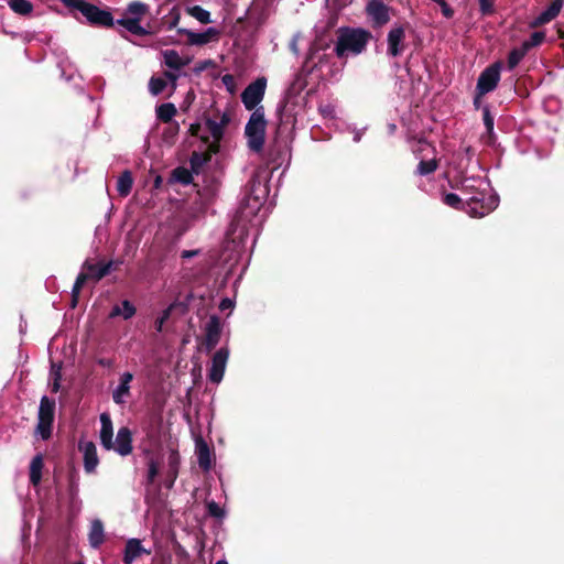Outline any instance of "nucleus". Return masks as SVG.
<instances>
[{
    "instance_id": "f257e3e1",
    "label": "nucleus",
    "mask_w": 564,
    "mask_h": 564,
    "mask_svg": "<svg viewBox=\"0 0 564 564\" xmlns=\"http://www.w3.org/2000/svg\"><path fill=\"white\" fill-rule=\"evenodd\" d=\"M372 39L370 31L361 28L343 26L337 30V42L335 45V54L338 58H344L348 53L361 54L369 41Z\"/></svg>"
},
{
    "instance_id": "f03ea898",
    "label": "nucleus",
    "mask_w": 564,
    "mask_h": 564,
    "mask_svg": "<svg viewBox=\"0 0 564 564\" xmlns=\"http://www.w3.org/2000/svg\"><path fill=\"white\" fill-rule=\"evenodd\" d=\"M63 3L73 12H80L87 23L93 26L111 28L116 23L110 11L102 10L86 0H63Z\"/></svg>"
},
{
    "instance_id": "7ed1b4c3",
    "label": "nucleus",
    "mask_w": 564,
    "mask_h": 564,
    "mask_svg": "<svg viewBox=\"0 0 564 564\" xmlns=\"http://www.w3.org/2000/svg\"><path fill=\"white\" fill-rule=\"evenodd\" d=\"M148 12V4L139 1H133L128 4L124 12V17L117 20L116 24L124 28L133 35L145 36L149 31L145 30V28H143L140 24V22Z\"/></svg>"
},
{
    "instance_id": "20e7f679",
    "label": "nucleus",
    "mask_w": 564,
    "mask_h": 564,
    "mask_svg": "<svg viewBox=\"0 0 564 564\" xmlns=\"http://www.w3.org/2000/svg\"><path fill=\"white\" fill-rule=\"evenodd\" d=\"M265 126L267 121L263 108L261 107L260 109H256L251 113L245 128V133L248 137V145L254 152L261 151L264 145Z\"/></svg>"
},
{
    "instance_id": "39448f33",
    "label": "nucleus",
    "mask_w": 564,
    "mask_h": 564,
    "mask_svg": "<svg viewBox=\"0 0 564 564\" xmlns=\"http://www.w3.org/2000/svg\"><path fill=\"white\" fill-rule=\"evenodd\" d=\"M102 264H104L102 261L98 262V263H91L89 260H86L83 263L82 268L84 271L77 275L76 281L73 285V290H72V306L73 307H75L77 305L80 290L88 280L91 279L95 281H100L101 279H104L106 275L109 274V265H102Z\"/></svg>"
},
{
    "instance_id": "423d86ee",
    "label": "nucleus",
    "mask_w": 564,
    "mask_h": 564,
    "mask_svg": "<svg viewBox=\"0 0 564 564\" xmlns=\"http://www.w3.org/2000/svg\"><path fill=\"white\" fill-rule=\"evenodd\" d=\"M484 194L478 193V195L470 197L466 203H463L462 198L454 193H447L443 197V203L454 209L465 210L471 217H482L489 213V209L480 204L484 199Z\"/></svg>"
},
{
    "instance_id": "0eeeda50",
    "label": "nucleus",
    "mask_w": 564,
    "mask_h": 564,
    "mask_svg": "<svg viewBox=\"0 0 564 564\" xmlns=\"http://www.w3.org/2000/svg\"><path fill=\"white\" fill-rule=\"evenodd\" d=\"M55 400L43 395L40 401L36 432L42 440H48L52 435L55 416Z\"/></svg>"
},
{
    "instance_id": "6e6552de",
    "label": "nucleus",
    "mask_w": 564,
    "mask_h": 564,
    "mask_svg": "<svg viewBox=\"0 0 564 564\" xmlns=\"http://www.w3.org/2000/svg\"><path fill=\"white\" fill-rule=\"evenodd\" d=\"M268 195V187L263 182L261 173H254L246 186V194L241 207L249 206L253 202L252 209L257 210Z\"/></svg>"
},
{
    "instance_id": "1a4fd4ad",
    "label": "nucleus",
    "mask_w": 564,
    "mask_h": 564,
    "mask_svg": "<svg viewBox=\"0 0 564 564\" xmlns=\"http://www.w3.org/2000/svg\"><path fill=\"white\" fill-rule=\"evenodd\" d=\"M501 67L502 62L497 61L480 73L476 85V91H478V95H486L497 88L500 80Z\"/></svg>"
},
{
    "instance_id": "9d476101",
    "label": "nucleus",
    "mask_w": 564,
    "mask_h": 564,
    "mask_svg": "<svg viewBox=\"0 0 564 564\" xmlns=\"http://www.w3.org/2000/svg\"><path fill=\"white\" fill-rule=\"evenodd\" d=\"M267 88V78L259 77L241 93V101L247 110H256L262 101Z\"/></svg>"
},
{
    "instance_id": "9b49d317",
    "label": "nucleus",
    "mask_w": 564,
    "mask_h": 564,
    "mask_svg": "<svg viewBox=\"0 0 564 564\" xmlns=\"http://www.w3.org/2000/svg\"><path fill=\"white\" fill-rule=\"evenodd\" d=\"M204 332L205 335L200 346L206 352H210L216 348L221 337L223 326L219 316L212 315L204 327Z\"/></svg>"
},
{
    "instance_id": "f8f14e48",
    "label": "nucleus",
    "mask_w": 564,
    "mask_h": 564,
    "mask_svg": "<svg viewBox=\"0 0 564 564\" xmlns=\"http://www.w3.org/2000/svg\"><path fill=\"white\" fill-rule=\"evenodd\" d=\"M405 26L394 25L387 35V55L398 57L405 51Z\"/></svg>"
},
{
    "instance_id": "ddd939ff",
    "label": "nucleus",
    "mask_w": 564,
    "mask_h": 564,
    "mask_svg": "<svg viewBox=\"0 0 564 564\" xmlns=\"http://www.w3.org/2000/svg\"><path fill=\"white\" fill-rule=\"evenodd\" d=\"M366 13L371 18L375 26H382L390 21V9L382 0H369Z\"/></svg>"
},
{
    "instance_id": "4468645a",
    "label": "nucleus",
    "mask_w": 564,
    "mask_h": 564,
    "mask_svg": "<svg viewBox=\"0 0 564 564\" xmlns=\"http://www.w3.org/2000/svg\"><path fill=\"white\" fill-rule=\"evenodd\" d=\"M228 357L229 349L227 347H221L214 354L208 373L213 383H219L223 380Z\"/></svg>"
},
{
    "instance_id": "2eb2a0df",
    "label": "nucleus",
    "mask_w": 564,
    "mask_h": 564,
    "mask_svg": "<svg viewBox=\"0 0 564 564\" xmlns=\"http://www.w3.org/2000/svg\"><path fill=\"white\" fill-rule=\"evenodd\" d=\"M219 151L218 144L206 145L205 151H194L189 158L191 170L194 174L199 175L204 171V166L212 160V156Z\"/></svg>"
},
{
    "instance_id": "dca6fc26",
    "label": "nucleus",
    "mask_w": 564,
    "mask_h": 564,
    "mask_svg": "<svg viewBox=\"0 0 564 564\" xmlns=\"http://www.w3.org/2000/svg\"><path fill=\"white\" fill-rule=\"evenodd\" d=\"M178 34H184L187 36V44L188 45H197L203 46L214 40L218 39L219 32L214 28H208L203 33H196L187 29L178 28L177 29Z\"/></svg>"
},
{
    "instance_id": "f3484780",
    "label": "nucleus",
    "mask_w": 564,
    "mask_h": 564,
    "mask_svg": "<svg viewBox=\"0 0 564 564\" xmlns=\"http://www.w3.org/2000/svg\"><path fill=\"white\" fill-rule=\"evenodd\" d=\"M116 451L120 456H128L132 453V432L128 426H122L118 430L116 441H113Z\"/></svg>"
},
{
    "instance_id": "a211bd4d",
    "label": "nucleus",
    "mask_w": 564,
    "mask_h": 564,
    "mask_svg": "<svg viewBox=\"0 0 564 564\" xmlns=\"http://www.w3.org/2000/svg\"><path fill=\"white\" fill-rule=\"evenodd\" d=\"M563 4L564 0H553L551 4L530 23V26L539 28L551 22L558 15L561 9L563 8Z\"/></svg>"
},
{
    "instance_id": "6ab92c4d",
    "label": "nucleus",
    "mask_w": 564,
    "mask_h": 564,
    "mask_svg": "<svg viewBox=\"0 0 564 564\" xmlns=\"http://www.w3.org/2000/svg\"><path fill=\"white\" fill-rule=\"evenodd\" d=\"M143 554L149 555L150 551L143 547L139 539H129L124 545L122 562L124 564H132L134 560Z\"/></svg>"
},
{
    "instance_id": "aec40b11",
    "label": "nucleus",
    "mask_w": 564,
    "mask_h": 564,
    "mask_svg": "<svg viewBox=\"0 0 564 564\" xmlns=\"http://www.w3.org/2000/svg\"><path fill=\"white\" fill-rule=\"evenodd\" d=\"M79 448L84 452L85 471L87 474L94 473L99 464L96 445L93 442H86L84 445L79 444Z\"/></svg>"
},
{
    "instance_id": "412c9836",
    "label": "nucleus",
    "mask_w": 564,
    "mask_h": 564,
    "mask_svg": "<svg viewBox=\"0 0 564 564\" xmlns=\"http://www.w3.org/2000/svg\"><path fill=\"white\" fill-rule=\"evenodd\" d=\"M100 443L107 451H110L112 447H115L113 444V427H112V421L110 419V415L108 413H102L100 415Z\"/></svg>"
},
{
    "instance_id": "4be33fe9",
    "label": "nucleus",
    "mask_w": 564,
    "mask_h": 564,
    "mask_svg": "<svg viewBox=\"0 0 564 564\" xmlns=\"http://www.w3.org/2000/svg\"><path fill=\"white\" fill-rule=\"evenodd\" d=\"M196 455L199 468L208 471L213 465L212 452L208 444L202 437L196 442Z\"/></svg>"
},
{
    "instance_id": "5701e85b",
    "label": "nucleus",
    "mask_w": 564,
    "mask_h": 564,
    "mask_svg": "<svg viewBox=\"0 0 564 564\" xmlns=\"http://www.w3.org/2000/svg\"><path fill=\"white\" fill-rule=\"evenodd\" d=\"M164 64L173 69V70H180L184 66H187L191 62V57H181L180 54L175 50H166L162 52Z\"/></svg>"
},
{
    "instance_id": "b1692460",
    "label": "nucleus",
    "mask_w": 564,
    "mask_h": 564,
    "mask_svg": "<svg viewBox=\"0 0 564 564\" xmlns=\"http://www.w3.org/2000/svg\"><path fill=\"white\" fill-rule=\"evenodd\" d=\"M206 127H207L210 135L213 137L214 141L209 142L208 135L202 137V141L204 142V144L205 145H208V144H218L219 145V142L224 135V129L221 128V123H219L218 121L213 120V119H207Z\"/></svg>"
},
{
    "instance_id": "393cba45",
    "label": "nucleus",
    "mask_w": 564,
    "mask_h": 564,
    "mask_svg": "<svg viewBox=\"0 0 564 564\" xmlns=\"http://www.w3.org/2000/svg\"><path fill=\"white\" fill-rule=\"evenodd\" d=\"M105 541L104 524L99 519L93 521L89 531V543L94 549H98Z\"/></svg>"
},
{
    "instance_id": "a878e982",
    "label": "nucleus",
    "mask_w": 564,
    "mask_h": 564,
    "mask_svg": "<svg viewBox=\"0 0 564 564\" xmlns=\"http://www.w3.org/2000/svg\"><path fill=\"white\" fill-rule=\"evenodd\" d=\"M44 463L43 457L41 454H37L33 457L31 464H30V482L33 486H37L41 482L42 479V469H43Z\"/></svg>"
},
{
    "instance_id": "bb28decb",
    "label": "nucleus",
    "mask_w": 564,
    "mask_h": 564,
    "mask_svg": "<svg viewBox=\"0 0 564 564\" xmlns=\"http://www.w3.org/2000/svg\"><path fill=\"white\" fill-rule=\"evenodd\" d=\"M133 185V177L130 171H124L120 174L117 182V191L120 196L126 197L130 194Z\"/></svg>"
},
{
    "instance_id": "cd10ccee",
    "label": "nucleus",
    "mask_w": 564,
    "mask_h": 564,
    "mask_svg": "<svg viewBox=\"0 0 564 564\" xmlns=\"http://www.w3.org/2000/svg\"><path fill=\"white\" fill-rule=\"evenodd\" d=\"M180 454L177 451L172 449L167 457V476L171 478V485L172 486L177 478L178 475V467H180Z\"/></svg>"
},
{
    "instance_id": "c85d7f7f",
    "label": "nucleus",
    "mask_w": 564,
    "mask_h": 564,
    "mask_svg": "<svg viewBox=\"0 0 564 564\" xmlns=\"http://www.w3.org/2000/svg\"><path fill=\"white\" fill-rule=\"evenodd\" d=\"M175 115L176 107L174 104L166 102L156 107V118L164 123L171 122Z\"/></svg>"
},
{
    "instance_id": "c756f323",
    "label": "nucleus",
    "mask_w": 564,
    "mask_h": 564,
    "mask_svg": "<svg viewBox=\"0 0 564 564\" xmlns=\"http://www.w3.org/2000/svg\"><path fill=\"white\" fill-rule=\"evenodd\" d=\"M130 395V386L121 382H119L118 387L112 391V400L118 405L124 404Z\"/></svg>"
},
{
    "instance_id": "7c9ffc66",
    "label": "nucleus",
    "mask_w": 564,
    "mask_h": 564,
    "mask_svg": "<svg viewBox=\"0 0 564 564\" xmlns=\"http://www.w3.org/2000/svg\"><path fill=\"white\" fill-rule=\"evenodd\" d=\"M186 12L203 24L212 23L210 13L200 6L187 7Z\"/></svg>"
},
{
    "instance_id": "2f4dec72",
    "label": "nucleus",
    "mask_w": 564,
    "mask_h": 564,
    "mask_svg": "<svg viewBox=\"0 0 564 564\" xmlns=\"http://www.w3.org/2000/svg\"><path fill=\"white\" fill-rule=\"evenodd\" d=\"M9 7L21 15H28L33 10V4L29 0H9Z\"/></svg>"
},
{
    "instance_id": "473e14b6",
    "label": "nucleus",
    "mask_w": 564,
    "mask_h": 564,
    "mask_svg": "<svg viewBox=\"0 0 564 564\" xmlns=\"http://www.w3.org/2000/svg\"><path fill=\"white\" fill-rule=\"evenodd\" d=\"M193 174L192 170L180 166L173 170L172 178L183 185H188L193 183Z\"/></svg>"
},
{
    "instance_id": "72a5a7b5",
    "label": "nucleus",
    "mask_w": 564,
    "mask_h": 564,
    "mask_svg": "<svg viewBox=\"0 0 564 564\" xmlns=\"http://www.w3.org/2000/svg\"><path fill=\"white\" fill-rule=\"evenodd\" d=\"M180 19H181V12L180 10L174 7L170 12L169 14L164 15L161 20H160V24L162 26H165L169 29V30H172L174 28L177 26L178 22H180Z\"/></svg>"
},
{
    "instance_id": "f704fd0d",
    "label": "nucleus",
    "mask_w": 564,
    "mask_h": 564,
    "mask_svg": "<svg viewBox=\"0 0 564 564\" xmlns=\"http://www.w3.org/2000/svg\"><path fill=\"white\" fill-rule=\"evenodd\" d=\"M438 167V160L436 159H432V160H422L420 161V163L417 164V167H416V174L421 175V176H425V175H430L432 173H434Z\"/></svg>"
},
{
    "instance_id": "c9c22d12",
    "label": "nucleus",
    "mask_w": 564,
    "mask_h": 564,
    "mask_svg": "<svg viewBox=\"0 0 564 564\" xmlns=\"http://www.w3.org/2000/svg\"><path fill=\"white\" fill-rule=\"evenodd\" d=\"M166 87V80L163 77L152 76L149 82V90L153 96H158L163 93Z\"/></svg>"
},
{
    "instance_id": "e433bc0d",
    "label": "nucleus",
    "mask_w": 564,
    "mask_h": 564,
    "mask_svg": "<svg viewBox=\"0 0 564 564\" xmlns=\"http://www.w3.org/2000/svg\"><path fill=\"white\" fill-rule=\"evenodd\" d=\"M482 120H484V124L486 127L487 133L491 137L494 134L495 119H494V116L491 115L488 106H485L482 109Z\"/></svg>"
},
{
    "instance_id": "4c0bfd02",
    "label": "nucleus",
    "mask_w": 564,
    "mask_h": 564,
    "mask_svg": "<svg viewBox=\"0 0 564 564\" xmlns=\"http://www.w3.org/2000/svg\"><path fill=\"white\" fill-rule=\"evenodd\" d=\"M524 57L523 53H521L517 47L511 50L508 54V68L511 70L522 61Z\"/></svg>"
},
{
    "instance_id": "58836bf2",
    "label": "nucleus",
    "mask_w": 564,
    "mask_h": 564,
    "mask_svg": "<svg viewBox=\"0 0 564 564\" xmlns=\"http://www.w3.org/2000/svg\"><path fill=\"white\" fill-rule=\"evenodd\" d=\"M120 306L123 319H130L131 317L134 316L137 310L135 306L129 300H123Z\"/></svg>"
},
{
    "instance_id": "ea45409f",
    "label": "nucleus",
    "mask_w": 564,
    "mask_h": 564,
    "mask_svg": "<svg viewBox=\"0 0 564 564\" xmlns=\"http://www.w3.org/2000/svg\"><path fill=\"white\" fill-rule=\"evenodd\" d=\"M479 11L484 17H489L495 13V1L496 0H478Z\"/></svg>"
},
{
    "instance_id": "a19ab883",
    "label": "nucleus",
    "mask_w": 564,
    "mask_h": 564,
    "mask_svg": "<svg viewBox=\"0 0 564 564\" xmlns=\"http://www.w3.org/2000/svg\"><path fill=\"white\" fill-rule=\"evenodd\" d=\"M217 188L218 182L214 178L210 181L209 184L205 185L203 197L206 203L210 202V199L215 196Z\"/></svg>"
},
{
    "instance_id": "79ce46f5",
    "label": "nucleus",
    "mask_w": 564,
    "mask_h": 564,
    "mask_svg": "<svg viewBox=\"0 0 564 564\" xmlns=\"http://www.w3.org/2000/svg\"><path fill=\"white\" fill-rule=\"evenodd\" d=\"M278 116H279V131L282 130L289 122H294V119H292L291 116H286L285 115V105L284 106H281L279 109H278Z\"/></svg>"
},
{
    "instance_id": "37998d69",
    "label": "nucleus",
    "mask_w": 564,
    "mask_h": 564,
    "mask_svg": "<svg viewBox=\"0 0 564 564\" xmlns=\"http://www.w3.org/2000/svg\"><path fill=\"white\" fill-rule=\"evenodd\" d=\"M221 82L223 84L226 86L227 90L229 93H235L236 90V80H235V77L234 75L231 74H226L221 77Z\"/></svg>"
},
{
    "instance_id": "c03bdc74",
    "label": "nucleus",
    "mask_w": 564,
    "mask_h": 564,
    "mask_svg": "<svg viewBox=\"0 0 564 564\" xmlns=\"http://www.w3.org/2000/svg\"><path fill=\"white\" fill-rule=\"evenodd\" d=\"M433 2L437 3L441 9L442 13L445 18L451 19L454 15V10L448 6L446 0H432Z\"/></svg>"
},
{
    "instance_id": "a18cd8bd",
    "label": "nucleus",
    "mask_w": 564,
    "mask_h": 564,
    "mask_svg": "<svg viewBox=\"0 0 564 564\" xmlns=\"http://www.w3.org/2000/svg\"><path fill=\"white\" fill-rule=\"evenodd\" d=\"M545 40V33L541 31L533 32L528 40L533 47L541 45Z\"/></svg>"
},
{
    "instance_id": "49530a36",
    "label": "nucleus",
    "mask_w": 564,
    "mask_h": 564,
    "mask_svg": "<svg viewBox=\"0 0 564 564\" xmlns=\"http://www.w3.org/2000/svg\"><path fill=\"white\" fill-rule=\"evenodd\" d=\"M207 510L212 517L220 518L224 516L223 509L215 501H210L207 503Z\"/></svg>"
},
{
    "instance_id": "de8ad7c7",
    "label": "nucleus",
    "mask_w": 564,
    "mask_h": 564,
    "mask_svg": "<svg viewBox=\"0 0 564 564\" xmlns=\"http://www.w3.org/2000/svg\"><path fill=\"white\" fill-rule=\"evenodd\" d=\"M145 30L150 31L147 33V35L156 34L161 31L162 25L160 24L159 20H153L147 23V26H144Z\"/></svg>"
},
{
    "instance_id": "09e8293b",
    "label": "nucleus",
    "mask_w": 564,
    "mask_h": 564,
    "mask_svg": "<svg viewBox=\"0 0 564 564\" xmlns=\"http://www.w3.org/2000/svg\"><path fill=\"white\" fill-rule=\"evenodd\" d=\"M163 78H165L166 82L169 80L172 84L173 89H175L176 80L178 78V75L175 72L165 70L163 73Z\"/></svg>"
},
{
    "instance_id": "8fccbe9b",
    "label": "nucleus",
    "mask_w": 564,
    "mask_h": 564,
    "mask_svg": "<svg viewBox=\"0 0 564 564\" xmlns=\"http://www.w3.org/2000/svg\"><path fill=\"white\" fill-rule=\"evenodd\" d=\"M173 310V305L169 306L166 310L163 311L162 316L156 321L158 329L161 330L163 323L169 319L171 312Z\"/></svg>"
},
{
    "instance_id": "3c124183",
    "label": "nucleus",
    "mask_w": 564,
    "mask_h": 564,
    "mask_svg": "<svg viewBox=\"0 0 564 564\" xmlns=\"http://www.w3.org/2000/svg\"><path fill=\"white\" fill-rule=\"evenodd\" d=\"M158 474H159V468H158L156 464L151 462L149 465V470H148L149 481L152 482L154 480V478L158 476Z\"/></svg>"
},
{
    "instance_id": "603ef678",
    "label": "nucleus",
    "mask_w": 564,
    "mask_h": 564,
    "mask_svg": "<svg viewBox=\"0 0 564 564\" xmlns=\"http://www.w3.org/2000/svg\"><path fill=\"white\" fill-rule=\"evenodd\" d=\"M133 373L132 372H123L120 376L119 382L130 386L131 381L133 380Z\"/></svg>"
},
{
    "instance_id": "864d4df0",
    "label": "nucleus",
    "mask_w": 564,
    "mask_h": 564,
    "mask_svg": "<svg viewBox=\"0 0 564 564\" xmlns=\"http://www.w3.org/2000/svg\"><path fill=\"white\" fill-rule=\"evenodd\" d=\"M121 264H122V261H120V260H110L108 262H104L102 265H109V273H110L111 271L118 270Z\"/></svg>"
},
{
    "instance_id": "5fc2aeb1",
    "label": "nucleus",
    "mask_w": 564,
    "mask_h": 564,
    "mask_svg": "<svg viewBox=\"0 0 564 564\" xmlns=\"http://www.w3.org/2000/svg\"><path fill=\"white\" fill-rule=\"evenodd\" d=\"M97 364L104 368H112L115 362L110 358H99Z\"/></svg>"
},
{
    "instance_id": "6e6d98bb",
    "label": "nucleus",
    "mask_w": 564,
    "mask_h": 564,
    "mask_svg": "<svg viewBox=\"0 0 564 564\" xmlns=\"http://www.w3.org/2000/svg\"><path fill=\"white\" fill-rule=\"evenodd\" d=\"M118 316H121L122 317V312H121V306L120 304H116L110 313H109V318H115V317H118Z\"/></svg>"
},
{
    "instance_id": "4d7b16f0",
    "label": "nucleus",
    "mask_w": 564,
    "mask_h": 564,
    "mask_svg": "<svg viewBox=\"0 0 564 564\" xmlns=\"http://www.w3.org/2000/svg\"><path fill=\"white\" fill-rule=\"evenodd\" d=\"M521 53H523V55L525 56L528 54V52L533 48V45H531V43L527 40L524 41L520 47H517Z\"/></svg>"
},
{
    "instance_id": "13d9d810",
    "label": "nucleus",
    "mask_w": 564,
    "mask_h": 564,
    "mask_svg": "<svg viewBox=\"0 0 564 564\" xmlns=\"http://www.w3.org/2000/svg\"><path fill=\"white\" fill-rule=\"evenodd\" d=\"M213 65V62L210 59H207V61H204V62H200L197 67H196V72L197 73H200L203 70H205L207 67L212 66Z\"/></svg>"
},
{
    "instance_id": "bf43d9fd",
    "label": "nucleus",
    "mask_w": 564,
    "mask_h": 564,
    "mask_svg": "<svg viewBox=\"0 0 564 564\" xmlns=\"http://www.w3.org/2000/svg\"><path fill=\"white\" fill-rule=\"evenodd\" d=\"M202 127L199 123H193L191 124L189 127V133L192 135H198L199 134V131H200Z\"/></svg>"
},
{
    "instance_id": "052dcab7",
    "label": "nucleus",
    "mask_w": 564,
    "mask_h": 564,
    "mask_svg": "<svg viewBox=\"0 0 564 564\" xmlns=\"http://www.w3.org/2000/svg\"><path fill=\"white\" fill-rule=\"evenodd\" d=\"M197 253H198L197 250H184V251H182L181 257L183 259H186V258H192V257L196 256Z\"/></svg>"
},
{
    "instance_id": "680f3d73",
    "label": "nucleus",
    "mask_w": 564,
    "mask_h": 564,
    "mask_svg": "<svg viewBox=\"0 0 564 564\" xmlns=\"http://www.w3.org/2000/svg\"><path fill=\"white\" fill-rule=\"evenodd\" d=\"M231 305H232V303L229 299H224V300H221V302L219 304V308L221 311H225V310L229 308Z\"/></svg>"
},
{
    "instance_id": "e2e57ef3",
    "label": "nucleus",
    "mask_w": 564,
    "mask_h": 564,
    "mask_svg": "<svg viewBox=\"0 0 564 564\" xmlns=\"http://www.w3.org/2000/svg\"><path fill=\"white\" fill-rule=\"evenodd\" d=\"M178 132V123H174L172 127H170L166 131H165V134H171V135H174Z\"/></svg>"
},
{
    "instance_id": "0e129e2a",
    "label": "nucleus",
    "mask_w": 564,
    "mask_h": 564,
    "mask_svg": "<svg viewBox=\"0 0 564 564\" xmlns=\"http://www.w3.org/2000/svg\"><path fill=\"white\" fill-rule=\"evenodd\" d=\"M484 95H478V91H476L475 98H474V106L476 109L480 107V99Z\"/></svg>"
},
{
    "instance_id": "69168bd1",
    "label": "nucleus",
    "mask_w": 564,
    "mask_h": 564,
    "mask_svg": "<svg viewBox=\"0 0 564 564\" xmlns=\"http://www.w3.org/2000/svg\"><path fill=\"white\" fill-rule=\"evenodd\" d=\"M228 122H229V117L226 113H224L219 121V123H221V128L224 129L228 124Z\"/></svg>"
},
{
    "instance_id": "338daca9",
    "label": "nucleus",
    "mask_w": 564,
    "mask_h": 564,
    "mask_svg": "<svg viewBox=\"0 0 564 564\" xmlns=\"http://www.w3.org/2000/svg\"><path fill=\"white\" fill-rule=\"evenodd\" d=\"M162 184V177L161 176H156L155 180H154V187L155 188H159Z\"/></svg>"
},
{
    "instance_id": "774afa93",
    "label": "nucleus",
    "mask_w": 564,
    "mask_h": 564,
    "mask_svg": "<svg viewBox=\"0 0 564 564\" xmlns=\"http://www.w3.org/2000/svg\"><path fill=\"white\" fill-rule=\"evenodd\" d=\"M193 205L195 206H192L191 209L193 210V216L194 217H197V199H195V202L193 203Z\"/></svg>"
}]
</instances>
